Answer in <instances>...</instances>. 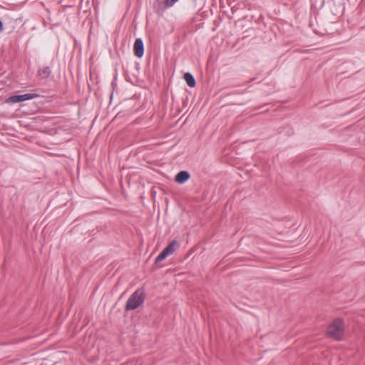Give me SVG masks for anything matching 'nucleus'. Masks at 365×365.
Here are the masks:
<instances>
[{"label": "nucleus", "mask_w": 365, "mask_h": 365, "mask_svg": "<svg viewBox=\"0 0 365 365\" xmlns=\"http://www.w3.org/2000/svg\"><path fill=\"white\" fill-rule=\"evenodd\" d=\"M51 73V69L49 66L41 68L38 71V75L43 79H46L49 77Z\"/></svg>", "instance_id": "nucleus-7"}, {"label": "nucleus", "mask_w": 365, "mask_h": 365, "mask_svg": "<svg viewBox=\"0 0 365 365\" xmlns=\"http://www.w3.org/2000/svg\"><path fill=\"white\" fill-rule=\"evenodd\" d=\"M190 178V173L186 170L179 172L175 176V181L180 184H183Z\"/></svg>", "instance_id": "nucleus-5"}, {"label": "nucleus", "mask_w": 365, "mask_h": 365, "mask_svg": "<svg viewBox=\"0 0 365 365\" xmlns=\"http://www.w3.org/2000/svg\"><path fill=\"white\" fill-rule=\"evenodd\" d=\"M145 301V293L142 289L135 290L128 298L125 309L127 311L134 310L141 306Z\"/></svg>", "instance_id": "nucleus-1"}, {"label": "nucleus", "mask_w": 365, "mask_h": 365, "mask_svg": "<svg viewBox=\"0 0 365 365\" xmlns=\"http://www.w3.org/2000/svg\"><path fill=\"white\" fill-rule=\"evenodd\" d=\"M3 31V23L0 19V32Z\"/></svg>", "instance_id": "nucleus-11"}, {"label": "nucleus", "mask_w": 365, "mask_h": 365, "mask_svg": "<svg viewBox=\"0 0 365 365\" xmlns=\"http://www.w3.org/2000/svg\"><path fill=\"white\" fill-rule=\"evenodd\" d=\"M134 53L138 57H143L144 54V44L141 38H137L134 43Z\"/></svg>", "instance_id": "nucleus-4"}, {"label": "nucleus", "mask_w": 365, "mask_h": 365, "mask_svg": "<svg viewBox=\"0 0 365 365\" xmlns=\"http://www.w3.org/2000/svg\"><path fill=\"white\" fill-rule=\"evenodd\" d=\"M178 0H165V8L173 6Z\"/></svg>", "instance_id": "nucleus-10"}, {"label": "nucleus", "mask_w": 365, "mask_h": 365, "mask_svg": "<svg viewBox=\"0 0 365 365\" xmlns=\"http://www.w3.org/2000/svg\"><path fill=\"white\" fill-rule=\"evenodd\" d=\"M344 324L341 319H335L328 327V334L336 340H341L344 335Z\"/></svg>", "instance_id": "nucleus-2"}, {"label": "nucleus", "mask_w": 365, "mask_h": 365, "mask_svg": "<svg viewBox=\"0 0 365 365\" xmlns=\"http://www.w3.org/2000/svg\"><path fill=\"white\" fill-rule=\"evenodd\" d=\"M168 256V255L166 254V252H164L163 250H162V252L155 258V263H158L159 262L164 260Z\"/></svg>", "instance_id": "nucleus-9"}, {"label": "nucleus", "mask_w": 365, "mask_h": 365, "mask_svg": "<svg viewBox=\"0 0 365 365\" xmlns=\"http://www.w3.org/2000/svg\"><path fill=\"white\" fill-rule=\"evenodd\" d=\"M179 246V244L178 241L173 240L171 242L169 243V245L165 247L163 250L166 252V254L169 256L170 255H172L177 247Z\"/></svg>", "instance_id": "nucleus-6"}, {"label": "nucleus", "mask_w": 365, "mask_h": 365, "mask_svg": "<svg viewBox=\"0 0 365 365\" xmlns=\"http://www.w3.org/2000/svg\"><path fill=\"white\" fill-rule=\"evenodd\" d=\"M184 79L185 80L187 85L190 88L195 86L196 81L193 75L190 73H186L184 75Z\"/></svg>", "instance_id": "nucleus-8"}, {"label": "nucleus", "mask_w": 365, "mask_h": 365, "mask_svg": "<svg viewBox=\"0 0 365 365\" xmlns=\"http://www.w3.org/2000/svg\"><path fill=\"white\" fill-rule=\"evenodd\" d=\"M38 95L36 93H24V94H19V95H13L9 96L6 102L9 103H20L29 100L34 99L36 97H38Z\"/></svg>", "instance_id": "nucleus-3"}]
</instances>
